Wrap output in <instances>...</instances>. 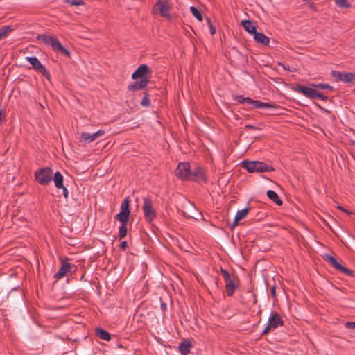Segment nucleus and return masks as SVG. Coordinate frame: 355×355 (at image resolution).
Segmentation results:
<instances>
[{"label": "nucleus", "mask_w": 355, "mask_h": 355, "mask_svg": "<svg viewBox=\"0 0 355 355\" xmlns=\"http://www.w3.org/2000/svg\"><path fill=\"white\" fill-rule=\"evenodd\" d=\"M37 39L42 41L45 44L51 46L53 51L59 53L67 58H71V52L64 47L55 36L48 34H42L38 35L37 36Z\"/></svg>", "instance_id": "nucleus-1"}, {"label": "nucleus", "mask_w": 355, "mask_h": 355, "mask_svg": "<svg viewBox=\"0 0 355 355\" xmlns=\"http://www.w3.org/2000/svg\"><path fill=\"white\" fill-rule=\"evenodd\" d=\"M242 166L249 173H263L274 171L275 168L272 166L268 165L263 162L259 161H243Z\"/></svg>", "instance_id": "nucleus-2"}, {"label": "nucleus", "mask_w": 355, "mask_h": 355, "mask_svg": "<svg viewBox=\"0 0 355 355\" xmlns=\"http://www.w3.org/2000/svg\"><path fill=\"white\" fill-rule=\"evenodd\" d=\"M53 171L49 167L38 169L35 173V178L40 185H47L53 180Z\"/></svg>", "instance_id": "nucleus-3"}, {"label": "nucleus", "mask_w": 355, "mask_h": 355, "mask_svg": "<svg viewBox=\"0 0 355 355\" xmlns=\"http://www.w3.org/2000/svg\"><path fill=\"white\" fill-rule=\"evenodd\" d=\"M234 99L242 104H247L249 105H252L255 108H274L275 107V105L270 104L269 103L261 102L259 101H255L252 99L250 97H244L242 95L235 96Z\"/></svg>", "instance_id": "nucleus-4"}, {"label": "nucleus", "mask_w": 355, "mask_h": 355, "mask_svg": "<svg viewBox=\"0 0 355 355\" xmlns=\"http://www.w3.org/2000/svg\"><path fill=\"white\" fill-rule=\"evenodd\" d=\"M130 198L126 197L121 205L120 212L115 217L120 223H128L130 214Z\"/></svg>", "instance_id": "nucleus-5"}, {"label": "nucleus", "mask_w": 355, "mask_h": 355, "mask_svg": "<svg viewBox=\"0 0 355 355\" xmlns=\"http://www.w3.org/2000/svg\"><path fill=\"white\" fill-rule=\"evenodd\" d=\"M142 209L146 221L151 222L156 218V211L153 208V202L149 198H144Z\"/></svg>", "instance_id": "nucleus-6"}, {"label": "nucleus", "mask_w": 355, "mask_h": 355, "mask_svg": "<svg viewBox=\"0 0 355 355\" xmlns=\"http://www.w3.org/2000/svg\"><path fill=\"white\" fill-rule=\"evenodd\" d=\"M188 181L205 183L207 177L205 169L199 166H196L192 170L191 169Z\"/></svg>", "instance_id": "nucleus-7"}, {"label": "nucleus", "mask_w": 355, "mask_h": 355, "mask_svg": "<svg viewBox=\"0 0 355 355\" xmlns=\"http://www.w3.org/2000/svg\"><path fill=\"white\" fill-rule=\"evenodd\" d=\"M322 257L326 261L329 263L335 269L340 272L348 276L353 275L352 271L340 264L332 255L325 253L322 254Z\"/></svg>", "instance_id": "nucleus-8"}, {"label": "nucleus", "mask_w": 355, "mask_h": 355, "mask_svg": "<svg viewBox=\"0 0 355 355\" xmlns=\"http://www.w3.org/2000/svg\"><path fill=\"white\" fill-rule=\"evenodd\" d=\"M27 61L32 65L33 68L38 73H42L48 80L51 79V75L45 67L40 62L35 56L26 57Z\"/></svg>", "instance_id": "nucleus-9"}, {"label": "nucleus", "mask_w": 355, "mask_h": 355, "mask_svg": "<svg viewBox=\"0 0 355 355\" xmlns=\"http://www.w3.org/2000/svg\"><path fill=\"white\" fill-rule=\"evenodd\" d=\"M191 166L187 162H180L175 171V175L182 180H188L190 175Z\"/></svg>", "instance_id": "nucleus-10"}, {"label": "nucleus", "mask_w": 355, "mask_h": 355, "mask_svg": "<svg viewBox=\"0 0 355 355\" xmlns=\"http://www.w3.org/2000/svg\"><path fill=\"white\" fill-rule=\"evenodd\" d=\"M152 71L150 69L148 65L144 64L140 65L132 74L131 78L134 80L137 79H145L148 78V80L151 77Z\"/></svg>", "instance_id": "nucleus-11"}, {"label": "nucleus", "mask_w": 355, "mask_h": 355, "mask_svg": "<svg viewBox=\"0 0 355 355\" xmlns=\"http://www.w3.org/2000/svg\"><path fill=\"white\" fill-rule=\"evenodd\" d=\"M105 135V131L99 130L97 132L90 134L88 132H83L80 135V137H79L78 140L79 142L83 144V145H85L87 143L92 142L96 139H97L99 137H102Z\"/></svg>", "instance_id": "nucleus-12"}, {"label": "nucleus", "mask_w": 355, "mask_h": 355, "mask_svg": "<svg viewBox=\"0 0 355 355\" xmlns=\"http://www.w3.org/2000/svg\"><path fill=\"white\" fill-rule=\"evenodd\" d=\"M282 324V319L277 313H272L268 320V325L263 331V334H267L271 330L276 329Z\"/></svg>", "instance_id": "nucleus-13"}, {"label": "nucleus", "mask_w": 355, "mask_h": 355, "mask_svg": "<svg viewBox=\"0 0 355 355\" xmlns=\"http://www.w3.org/2000/svg\"><path fill=\"white\" fill-rule=\"evenodd\" d=\"M60 261L61 266L59 270L54 275V277L57 279H62L67 276L72 268V265L68 262L67 259L62 258Z\"/></svg>", "instance_id": "nucleus-14"}, {"label": "nucleus", "mask_w": 355, "mask_h": 355, "mask_svg": "<svg viewBox=\"0 0 355 355\" xmlns=\"http://www.w3.org/2000/svg\"><path fill=\"white\" fill-rule=\"evenodd\" d=\"M154 8L156 11L159 12V13L160 14V15L162 17H170V15H169L170 6H169L168 1H158L155 3Z\"/></svg>", "instance_id": "nucleus-15"}, {"label": "nucleus", "mask_w": 355, "mask_h": 355, "mask_svg": "<svg viewBox=\"0 0 355 355\" xmlns=\"http://www.w3.org/2000/svg\"><path fill=\"white\" fill-rule=\"evenodd\" d=\"M331 76L334 77L336 81H342L343 83H350L352 82V73L349 72H340L338 71H332Z\"/></svg>", "instance_id": "nucleus-16"}, {"label": "nucleus", "mask_w": 355, "mask_h": 355, "mask_svg": "<svg viewBox=\"0 0 355 355\" xmlns=\"http://www.w3.org/2000/svg\"><path fill=\"white\" fill-rule=\"evenodd\" d=\"M148 78H146L140 80L135 81L128 86L129 91H138L144 89L148 84Z\"/></svg>", "instance_id": "nucleus-17"}, {"label": "nucleus", "mask_w": 355, "mask_h": 355, "mask_svg": "<svg viewBox=\"0 0 355 355\" xmlns=\"http://www.w3.org/2000/svg\"><path fill=\"white\" fill-rule=\"evenodd\" d=\"M295 91L312 99L315 89L306 86L297 85Z\"/></svg>", "instance_id": "nucleus-18"}, {"label": "nucleus", "mask_w": 355, "mask_h": 355, "mask_svg": "<svg viewBox=\"0 0 355 355\" xmlns=\"http://www.w3.org/2000/svg\"><path fill=\"white\" fill-rule=\"evenodd\" d=\"M254 40L259 44H261L264 46H267L269 44L270 39L263 33L256 32L254 35Z\"/></svg>", "instance_id": "nucleus-19"}, {"label": "nucleus", "mask_w": 355, "mask_h": 355, "mask_svg": "<svg viewBox=\"0 0 355 355\" xmlns=\"http://www.w3.org/2000/svg\"><path fill=\"white\" fill-rule=\"evenodd\" d=\"M250 209L249 207H246L241 210H239L236 214V216H235V218H234V220L233 223V225L234 226L237 225L239 223V221L243 219L247 216V214L250 211Z\"/></svg>", "instance_id": "nucleus-20"}, {"label": "nucleus", "mask_w": 355, "mask_h": 355, "mask_svg": "<svg viewBox=\"0 0 355 355\" xmlns=\"http://www.w3.org/2000/svg\"><path fill=\"white\" fill-rule=\"evenodd\" d=\"M241 24L249 33L254 35L257 32V26L250 20L242 21Z\"/></svg>", "instance_id": "nucleus-21"}, {"label": "nucleus", "mask_w": 355, "mask_h": 355, "mask_svg": "<svg viewBox=\"0 0 355 355\" xmlns=\"http://www.w3.org/2000/svg\"><path fill=\"white\" fill-rule=\"evenodd\" d=\"M266 195L270 200L273 201L277 205H282V200L279 198V196L277 195V193L275 191H274L272 190H268L266 193Z\"/></svg>", "instance_id": "nucleus-22"}, {"label": "nucleus", "mask_w": 355, "mask_h": 355, "mask_svg": "<svg viewBox=\"0 0 355 355\" xmlns=\"http://www.w3.org/2000/svg\"><path fill=\"white\" fill-rule=\"evenodd\" d=\"M53 180L54 181L55 186L56 187V188L60 189L61 187H63V176L59 171H57L54 174V175L53 176Z\"/></svg>", "instance_id": "nucleus-23"}, {"label": "nucleus", "mask_w": 355, "mask_h": 355, "mask_svg": "<svg viewBox=\"0 0 355 355\" xmlns=\"http://www.w3.org/2000/svg\"><path fill=\"white\" fill-rule=\"evenodd\" d=\"M191 345L190 342L185 340L179 345L180 352L182 355H187L189 353Z\"/></svg>", "instance_id": "nucleus-24"}, {"label": "nucleus", "mask_w": 355, "mask_h": 355, "mask_svg": "<svg viewBox=\"0 0 355 355\" xmlns=\"http://www.w3.org/2000/svg\"><path fill=\"white\" fill-rule=\"evenodd\" d=\"M14 28L12 26H3L0 28V40L5 38Z\"/></svg>", "instance_id": "nucleus-25"}, {"label": "nucleus", "mask_w": 355, "mask_h": 355, "mask_svg": "<svg viewBox=\"0 0 355 355\" xmlns=\"http://www.w3.org/2000/svg\"><path fill=\"white\" fill-rule=\"evenodd\" d=\"M225 287H226V292H227V295L229 296H231L234 293V292L236 288V286L234 284V280L232 279V280L226 282Z\"/></svg>", "instance_id": "nucleus-26"}, {"label": "nucleus", "mask_w": 355, "mask_h": 355, "mask_svg": "<svg viewBox=\"0 0 355 355\" xmlns=\"http://www.w3.org/2000/svg\"><path fill=\"white\" fill-rule=\"evenodd\" d=\"M96 335L102 340L108 341L110 340V334L102 329H97L96 331Z\"/></svg>", "instance_id": "nucleus-27"}, {"label": "nucleus", "mask_w": 355, "mask_h": 355, "mask_svg": "<svg viewBox=\"0 0 355 355\" xmlns=\"http://www.w3.org/2000/svg\"><path fill=\"white\" fill-rule=\"evenodd\" d=\"M190 10H191V12L192 13V15L199 21H202V19H203V17H202V15L201 13V12L200 11V10H198L197 8H196L195 6H191L190 7Z\"/></svg>", "instance_id": "nucleus-28"}, {"label": "nucleus", "mask_w": 355, "mask_h": 355, "mask_svg": "<svg viewBox=\"0 0 355 355\" xmlns=\"http://www.w3.org/2000/svg\"><path fill=\"white\" fill-rule=\"evenodd\" d=\"M121 225L119 227V236L120 239L125 237L127 234V223H121Z\"/></svg>", "instance_id": "nucleus-29"}, {"label": "nucleus", "mask_w": 355, "mask_h": 355, "mask_svg": "<svg viewBox=\"0 0 355 355\" xmlns=\"http://www.w3.org/2000/svg\"><path fill=\"white\" fill-rule=\"evenodd\" d=\"M141 105L144 107H149L150 105V100L149 98V94L148 93H144V97L141 102Z\"/></svg>", "instance_id": "nucleus-30"}, {"label": "nucleus", "mask_w": 355, "mask_h": 355, "mask_svg": "<svg viewBox=\"0 0 355 355\" xmlns=\"http://www.w3.org/2000/svg\"><path fill=\"white\" fill-rule=\"evenodd\" d=\"M327 98L328 97L327 96L323 95L322 94L318 92L315 89L312 99H321L324 101L327 100Z\"/></svg>", "instance_id": "nucleus-31"}, {"label": "nucleus", "mask_w": 355, "mask_h": 355, "mask_svg": "<svg viewBox=\"0 0 355 355\" xmlns=\"http://www.w3.org/2000/svg\"><path fill=\"white\" fill-rule=\"evenodd\" d=\"M336 3L341 8H349L350 4L347 0H336Z\"/></svg>", "instance_id": "nucleus-32"}, {"label": "nucleus", "mask_w": 355, "mask_h": 355, "mask_svg": "<svg viewBox=\"0 0 355 355\" xmlns=\"http://www.w3.org/2000/svg\"><path fill=\"white\" fill-rule=\"evenodd\" d=\"M206 20L209 26L210 33L214 35L216 33L215 26L211 24L210 18L207 17Z\"/></svg>", "instance_id": "nucleus-33"}, {"label": "nucleus", "mask_w": 355, "mask_h": 355, "mask_svg": "<svg viewBox=\"0 0 355 355\" xmlns=\"http://www.w3.org/2000/svg\"><path fill=\"white\" fill-rule=\"evenodd\" d=\"M314 87H317V88H320V89H327L330 91H333L334 90V87L328 84H318V85H314Z\"/></svg>", "instance_id": "nucleus-34"}, {"label": "nucleus", "mask_w": 355, "mask_h": 355, "mask_svg": "<svg viewBox=\"0 0 355 355\" xmlns=\"http://www.w3.org/2000/svg\"><path fill=\"white\" fill-rule=\"evenodd\" d=\"M65 2L72 6H80L84 3L83 0H65Z\"/></svg>", "instance_id": "nucleus-35"}, {"label": "nucleus", "mask_w": 355, "mask_h": 355, "mask_svg": "<svg viewBox=\"0 0 355 355\" xmlns=\"http://www.w3.org/2000/svg\"><path fill=\"white\" fill-rule=\"evenodd\" d=\"M220 272H221L225 282H227L232 279L227 270H225L224 269H221Z\"/></svg>", "instance_id": "nucleus-36"}, {"label": "nucleus", "mask_w": 355, "mask_h": 355, "mask_svg": "<svg viewBox=\"0 0 355 355\" xmlns=\"http://www.w3.org/2000/svg\"><path fill=\"white\" fill-rule=\"evenodd\" d=\"M306 4L309 6V8H311L314 12H317L318 11V9H317L315 5L311 1H309Z\"/></svg>", "instance_id": "nucleus-37"}, {"label": "nucleus", "mask_w": 355, "mask_h": 355, "mask_svg": "<svg viewBox=\"0 0 355 355\" xmlns=\"http://www.w3.org/2000/svg\"><path fill=\"white\" fill-rule=\"evenodd\" d=\"M345 327L348 329H355V323L352 322H347Z\"/></svg>", "instance_id": "nucleus-38"}, {"label": "nucleus", "mask_w": 355, "mask_h": 355, "mask_svg": "<svg viewBox=\"0 0 355 355\" xmlns=\"http://www.w3.org/2000/svg\"><path fill=\"white\" fill-rule=\"evenodd\" d=\"M60 189H62L63 196H64V198L67 200L68 198V194H69L67 189L64 186H63V187H61Z\"/></svg>", "instance_id": "nucleus-39"}, {"label": "nucleus", "mask_w": 355, "mask_h": 355, "mask_svg": "<svg viewBox=\"0 0 355 355\" xmlns=\"http://www.w3.org/2000/svg\"><path fill=\"white\" fill-rule=\"evenodd\" d=\"M279 64L282 65V67L285 70H288V71H291V72H293V71H295L296 70L295 69H290L289 65H286V64Z\"/></svg>", "instance_id": "nucleus-40"}, {"label": "nucleus", "mask_w": 355, "mask_h": 355, "mask_svg": "<svg viewBox=\"0 0 355 355\" xmlns=\"http://www.w3.org/2000/svg\"><path fill=\"white\" fill-rule=\"evenodd\" d=\"M245 128L246 130H259V128L257 127V126H254V125H246L245 126Z\"/></svg>", "instance_id": "nucleus-41"}, {"label": "nucleus", "mask_w": 355, "mask_h": 355, "mask_svg": "<svg viewBox=\"0 0 355 355\" xmlns=\"http://www.w3.org/2000/svg\"><path fill=\"white\" fill-rule=\"evenodd\" d=\"M337 208H338V209H340V210H342L343 211L345 212L347 215H350V214H352L351 211H348V210H347V209H345L343 208V207H340V206H338V207H337Z\"/></svg>", "instance_id": "nucleus-42"}, {"label": "nucleus", "mask_w": 355, "mask_h": 355, "mask_svg": "<svg viewBox=\"0 0 355 355\" xmlns=\"http://www.w3.org/2000/svg\"><path fill=\"white\" fill-rule=\"evenodd\" d=\"M271 295L272 297H275L276 295V291H275V287L273 286L272 288H271Z\"/></svg>", "instance_id": "nucleus-43"}, {"label": "nucleus", "mask_w": 355, "mask_h": 355, "mask_svg": "<svg viewBox=\"0 0 355 355\" xmlns=\"http://www.w3.org/2000/svg\"><path fill=\"white\" fill-rule=\"evenodd\" d=\"M351 79H352V82L350 83L355 84V73H352Z\"/></svg>", "instance_id": "nucleus-44"}, {"label": "nucleus", "mask_w": 355, "mask_h": 355, "mask_svg": "<svg viewBox=\"0 0 355 355\" xmlns=\"http://www.w3.org/2000/svg\"><path fill=\"white\" fill-rule=\"evenodd\" d=\"M126 246H127V245H121V248H122V249H123V250H124V251H125V249H126Z\"/></svg>", "instance_id": "nucleus-45"}, {"label": "nucleus", "mask_w": 355, "mask_h": 355, "mask_svg": "<svg viewBox=\"0 0 355 355\" xmlns=\"http://www.w3.org/2000/svg\"><path fill=\"white\" fill-rule=\"evenodd\" d=\"M351 144L355 148V141L352 140L351 141Z\"/></svg>", "instance_id": "nucleus-46"}, {"label": "nucleus", "mask_w": 355, "mask_h": 355, "mask_svg": "<svg viewBox=\"0 0 355 355\" xmlns=\"http://www.w3.org/2000/svg\"><path fill=\"white\" fill-rule=\"evenodd\" d=\"M120 244L125 245V244H127V241H121Z\"/></svg>", "instance_id": "nucleus-47"}, {"label": "nucleus", "mask_w": 355, "mask_h": 355, "mask_svg": "<svg viewBox=\"0 0 355 355\" xmlns=\"http://www.w3.org/2000/svg\"><path fill=\"white\" fill-rule=\"evenodd\" d=\"M306 4L309 1H311V0H302Z\"/></svg>", "instance_id": "nucleus-48"}]
</instances>
